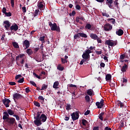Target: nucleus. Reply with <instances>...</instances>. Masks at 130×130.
<instances>
[{"label": "nucleus", "mask_w": 130, "mask_h": 130, "mask_svg": "<svg viewBox=\"0 0 130 130\" xmlns=\"http://www.w3.org/2000/svg\"><path fill=\"white\" fill-rule=\"evenodd\" d=\"M126 68H127V65L126 64H125L124 66H123L121 69V72L124 73V72H125V70H126Z\"/></svg>", "instance_id": "obj_30"}, {"label": "nucleus", "mask_w": 130, "mask_h": 130, "mask_svg": "<svg viewBox=\"0 0 130 130\" xmlns=\"http://www.w3.org/2000/svg\"><path fill=\"white\" fill-rule=\"evenodd\" d=\"M39 13V10L37 9L35 10V14H34V17H37L38 13Z\"/></svg>", "instance_id": "obj_33"}, {"label": "nucleus", "mask_w": 130, "mask_h": 130, "mask_svg": "<svg viewBox=\"0 0 130 130\" xmlns=\"http://www.w3.org/2000/svg\"><path fill=\"white\" fill-rule=\"evenodd\" d=\"M80 37H82L81 32L78 33L77 34L74 35V39H76V40H77L78 39H79V38H80Z\"/></svg>", "instance_id": "obj_18"}, {"label": "nucleus", "mask_w": 130, "mask_h": 130, "mask_svg": "<svg viewBox=\"0 0 130 130\" xmlns=\"http://www.w3.org/2000/svg\"><path fill=\"white\" fill-rule=\"evenodd\" d=\"M34 104L35 106H37V107H40V103H39V102L35 101L34 102Z\"/></svg>", "instance_id": "obj_35"}, {"label": "nucleus", "mask_w": 130, "mask_h": 130, "mask_svg": "<svg viewBox=\"0 0 130 130\" xmlns=\"http://www.w3.org/2000/svg\"><path fill=\"white\" fill-rule=\"evenodd\" d=\"M103 115H104V113H101L99 115V118L101 119V120L103 121Z\"/></svg>", "instance_id": "obj_34"}, {"label": "nucleus", "mask_w": 130, "mask_h": 130, "mask_svg": "<svg viewBox=\"0 0 130 130\" xmlns=\"http://www.w3.org/2000/svg\"><path fill=\"white\" fill-rule=\"evenodd\" d=\"M48 24L52 31H56L57 32H60V29L59 28V26H57V24H56V23H54L52 24V22H51V21H49L48 22Z\"/></svg>", "instance_id": "obj_1"}, {"label": "nucleus", "mask_w": 130, "mask_h": 130, "mask_svg": "<svg viewBox=\"0 0 130 130\" xmlns=\"http://www.w3.org/2000/svg\"><path fill=\"white\" fill-rule=\"evenodd\" d=\"M95 53H96L98 55L102 54V50H101L100 51H95Z\"/></svg>", "instance_id": "obj_41"}, {"label": "nucleus", "mask_w": 130, "mask_h": 130, "mask_svg": "<svg viewBox=\"0 0 130 130\" xmlns=\"http://www.w3.org/2000/svg\"><path fill=\"white\" fill-rule=\"evenodd\" d=\"M17 82L20 83H24V77H23L22 78H21L19 80L17 81Z\"/></svg>", "instance_id": "obj_50"}, {"label": "nucleus", "mask_w": 130, "mask_h": 130, "mask_svg": "<svg viewBox=\"0 0 130 130\" xmlns=\"http://www.w3.org/2000/svg\"><path fill=\"white\" fill-rule=\"evenodd\" d=\"M38 99L39 100H41L42 101H43V102H44V100L45 99L44 98H43V96H39V97H38Z\"/></svg>", "instance_id": "obj_47"}, {"label": "nucleus", "mask_w": 130, "mask_h": 130, "mask_svg": "<svg viewBox=\"0 0 130 130\" xmlns=\"http://www.w3.org/2000/svg\"><path fill=\"white\" fill-rule=\"evenodd\" d=\"M116 34H117V35H118V36H121L123 35V30L121 29H119L116 31Z\"/></svg>", "instance_id": "obj_17"}, {"label": "nucleus", "mask_w": 130, "mask_h": 130, "mask_svg": "<svg viewBox=\"0 0 130 130\" xmlns=\"http://www.w3.org/2000/svg\"><path fill=\"white\" fill-rule=\"evenodd\" d=\"M18 56H19L20 58H22L23 56H25V55L24 54H20Z\"/></svg>", "instance_id": "obj_64"}, {"label": "nucleus", "mask_w": 130, "mask_h": 130, "mask_svg": "<svg viewBox=\"0 0 130 130\" xmlns=\"http://www.w3.org/2000/svg\"><path fill=\"white\" fill-rule=\"evenodd\" d=\"M5 15L6 16V17H12V13L11 12H6Z\"/></svg>", "instance_id": "obj_38"}, {"label": "nucleus", "mask_w": 130, "mask_h": 130, "mask_svg": "<svg viewBox=\"0 0 130 130\" xmlns=\"http://www.w3.org/2000/svg\"><path fill=\"white\" fill-rule=\"evenodd\" d=\"M117 104L118 105V106H120L121 108H125V113L124 114H122L123 115H124L125 116H127L128 114L127 112V109H126V106H124V104L123 103H122L120 102V101H118L117 102Z\"/></svg>", "instance_id": "obj_2"}, {"label": "nucleus", "mask_w": 130, "mask_h": 130, "mask_svg": "<svg viewBox=\"0 0 130 130\" xmlns=\"http://www.w3.org/2000/svg\"><path fill=\"white\" fill-rule=\"evenodd\" d=\"M82 37H84V38H87L88 36L85 34L82 33Z\"/></svg>", "instance_id": "obj_59"}, {"label": "nucleus", "mask_w": 130, "mask_h": 130, "mask_svg": "<svg viewBox=\"0 0 130 130\" xmlns=\"http://www.w3.org/2000/svg\"><path fill=\"white\" fill-rule=\"evenodd\" d=\"M47 119V116L44 114H42L41 115V116L40 117V120L41 122L40 123H37V126H39L40 125H41L42 124V122H45Z\"/></svg>", "instance_id": "obj_3"}, {"label": "nucleus", "mask_w": 130, "mask_h": 130, "mask_svg": "<svg viewBox=\"0 0 130 130\" xmlns=\"http://www.w3.org/2000/svg\"><path fill=\"white\" fill-rule=\"evenodd\" d=\"M9 84L11 86H15V85H16V82H9Z\"/></svg>", "instance_id": "obj_51"}, {"label": "nucleus", "mask_w": 130, "mask_h": 130, "mask_svg": "<svg viewBox=\"0 0 130 130\" xmlns=\"http://www.w3.org/2000/svg\"><path fill=\"white\" fill-rule=\"evenodd\" d=\"M2 102L6 107H10V103H11V100L5 98L2 100Z\"/></svg>", "instance_id": "obj_9"}, {"label": "nucleus", "mask_w": 130, "mask_h": 130, "mask_svg": "<svg viewBox=\"0 0 130 130\" xmlns=\"http://www.w3.org/2000/svg\"><path fill=\"white\" fill-rule=\"evenodd\" d=\"M102 15L104 17H106L107 18H109V15L107 14L106 12H103Z\"/></svg>", "instance_id": "obj_40"}, {"label": "nucleus", "mask_w": 130, "mask_h": 130, "mask_svg": "<svg viewBox=\"0 0 130 130\" xmlns=\"http://www.w3.org/2000/svg\"><path fill=\"white\" fill-rule=\"evenodd\" d=\"M30 84L32 85V86H34V87H37V85H36V83H35L34 81H30Z\"/></svg>", "instance_id": "obj_49"}, {"label": "nucleus", "mask_w": 130, "mask_h": 130, "mask_svg": "<svg viewBox=\"0 0 130 130\" xmlns=\"http://www.w3.org/2000/svg\"><path fill=\"white\" fill-rule=\"evenodd\" d=\"M19 78H22V75H17L15 76V80H18Z\"/></svg>", "instance_id": "obj_55"}, {"label": "nucleus", "mask_w": 130, "mask_h": 130, "mask_svg": "<svg viewBox=\"0 0 130 130\" xmlns=\"http://www.w3.org/2000/svg\"><path fill=\"white\" fill-rule=\"evenodd\" d=\"M48 87V85L46 84H43L42 86V88L41 89V91H43V90H46Z\"/></svg>", "instance_id": "obj_29"}, {"label": "nucleus", "mask_w": 130, "mask_h": 130, "mask_svg": "<svg viewBox=\"0 0 130 130\" xmlns=\"http://www.w3.org/2000/svg\"><path fill=\"white\" fill-rule=\"evenodd\" d=\"M42 112H38L37 113V116L34 117V119H36L34 121L35 124L37 125V123H40L41 121H40V113H42Z\"/></svg>", "instance_id": "obj_5"}, {"label": "nucleus", "mask_w": 130, "mask_h": 130, "mask_svg": "<svg viewBox=\"0 0 130 130\" xmlns=\"http://www.w3.org/2000/svg\"><path fill=\"white\" fill-rule=\"evenodd\" d=\"M61 61L62 62V63L64 64V63H67V62H68V60H66L64 58H61Z\"/></svg>", "instance_id": "obj_36"}, {"label": "nucleus", "mask_w": 130, "mask_h": 130, "mask_svg": "<svg viewBox=\"0 0 130 130\" xmlns=\"http://www.w3.org/2000/svg\"><path fill=\"white\" fill-rule=\"evenodd\" d=\"M3 114H6V116L7 117V120L10 119V115H9V113H8L7 112H4L3 113Z\"/></svg>", "instance_id": "obj_39"}, {"label": "nucleus", "mask_w": 130, "mask_h": 130, "mask_svg": "<svg viewBox=\"0 0 130 130\" xmlns=\"http://www.w3.org/2000/svg\"><path fill=\"white\" fill-rule=\"evenodd\" d=\"M90 37L92 38V39H93V40H96L97 38H98V36H97L96 34H91Z\"/></svg>", "instance_id": "obj_22"}, {"label": "nucleus", "mask_w": 130, "mask_h": 130, "mask_svg": "<svg viewBox=\"0 0 130 130\" xmlns=\"http://www.w3.org/2000/svg\"><path fill=\"white\" fill-rule=\"evenodd\" d=\"M11 25L12 23L9 20H5L3 22V26L7 31H10V28H11Z\"/></svg>", "instance_id": "obj_4"}, {"label": "nucleus", "mask_w": 130, "mask_h": 130, "mask_svg": "<svg viewBox=\"0 0 130 130\" xmlns=\"http://www.w3.org/2000/svg\"><path fill=\"white\" fill-rule=\"evenodd\" d=\"M19 29V26H18V24H16V23H14L12 25H11L10 27V30L11 31V32H13V31H14V32H16L18 31V29Z\"/></svg>", "instance_id": "obj_8"}, {"label": "nucleus", "mask_w": 130, "mask_h": 130, "mask_svg": "<svg viewBox=\"0 0 130 130\" xmlns=\"http://www.w3.org/2000/svg\"><path fill=\"white\" fill-rule=\"evenodd\" d=\"M59 85V82H58V81H56L54 83V84L53 85V88H54V89H57V88H58Z\"/></svg>", "instance_id": "obj_23"}, {"label": "nucleus", "mask_w": 130, "mask_h": 130, "mask_svg": "<svg viewBox=\"0 0 130 130\" xmlns=\"http://www.w3.org/2000/svg\"><path fill=\"white\" fill-rule=\"evenodd\" d=\"M26 53H27L29 56L32 55V54H33V51H32V49H27L26 50Z\"/></svg>", "instance_id": "obj_21"}, {"label": "nucleus", "mask_w": 130, "mask_h": 130, "mask_svg": "<svg viewBox=\"0 0 130 130\" xmlns=\"http://www.w3.org/2000/svg\"><path fill=\"white\" fill-rule=\"evenodd\" d=\"M13 116L14 117H15L16 120H20V117H19V116H18V115H13Z\"/></svg>", "instance_id": "obj_46"}, {"label": "nucleus", "mask_w": 130, "mask_h": 130, "mask_svg": "<svg viewBox=\"0 0 130 130\" xmlns=\"http://www.w3.org/2000/svg\"><path fill=\"white\" fill-rule=\"evenodd\" d=\"M7 113H8L9 115H14V114H15L13 111L11 109H8L7 110Z\"/></svg>", "instance_id": "obj_27"}, {"label": "nucleus", "mask_w": 130, "mask_h": 130, "mask_svg": "<svg viewBox=\"0 0 130 130\" xmlns=\"http://www.w3.org/2000/svg\"><path fill=\"white\" fill-rule=\"evenodd\" d=\"M70 119V115L69 116H66L65 117V119L64 120H66V121H68V120H69Z\"/></svg>", "instance_id": "obj_58"}, {"label": "nucleus", "mask_w": 130, "mask_h": 130, "mask_svg": "<svg viewBox=\"0 0 130 130\" xmlns=\"http://www.w3.org/2000/svg\"><path fill=\"white\" fill-rule=\"evenodd\" d=\"M40 48L38 47L35 48L34 49L35 53H36L39 50Z\"/></svg>", "instance_id": "obj_61"}, {"label": "nucleus", "mask_w": 130, "mask_h": 130, "mask_svg": "<svg viewBox=\"0 0 130 130\" xmlns=\"http://www.w3.org/2000/svg\"><path fill=\"white\" fill-rule=\"evenodd\" d=\"M23 45L25 47V49L29 48L30 46V42L28 40H25L23 42Z\"/></svg>", "instance_id": "obj_15"}, {"label": "nucleus", "mask_w": 130, "mask_h": 130, "mask_svg": "<svg viewBox=\"0 0 130 130\" xmlns=\"http://www.w3.org/2000/svg\"><path fill=\"white\" fill-rule=\"evenodd\" d=\"M85 99L86 102H88V103L90 102V96H89V95H86L85 96Z\"/></svg>", "instance_id": "obj_37"}, {"label": "nucleus", "mask_w": 130, "mask_h": 130, "mask_svg": "<svg viewBox=\"0 0 130 130\" xmlns=\"http://www.w3.org/2000/svg\"><path fill=\"white\" fill-rule=\"evenodd\" d=\"M88 124V121L86 119H82V124L84 126H86Z\"/></svg>", "instance_id": "obj_26"}, {"label": "nucleus", "mask_w": 130, "mask_h": 130, "mask_svg": "<svg viewBox=\"0 0 130 130\" xmlns=\"http://www.w3.org/2000/svg\"><path fill=\"white\" fill-rule=\"evenodd\" d=\"M105 44L109 45V46H114V43L112 42L111 40L106 41Z\"/></svg>", "instance_id": "obj_16"}, {"label": "nucleus", "mask_w": 130, "mask_h": 130, "mask_svg": "<svg viewBox=\"0 0 130 130\" xmlns=\"http://www.w3.org/2000/svg\"><path fill=\"white\" fill-rule=\"evenodd\" d=\"M31 91L30 90V88L29 87H26L25 88V92L26 93H29V92H30Z\"/></svg>", "instance_id": "obj_53"}, {"label": "nucleus", "mask_w": 130, "mask_h": 130, "mask_svg": "<svg viewBox=\"0 0 130 130\" xmlns=\"http://www.w3.org/2000/svg\"><path fill=\"white\" fill-rule=\"evenodd\" d=\"M2 13L3 14H5L7 13V9L5 7H4L2 9Z\"/></svg>", "instance_id": "obj_52"}, {"label": "nucleus", "mask_w": 130, "mask_h": 130, "mask_svg": "<svg viewBox=\"0 0 130 130\" xmlns=\"http://www.w3.org/2000/svg\"><path fill=\"white\" fill-rule=\"evenodd\" d=\"M45 7V3H44V1L40 2L38 4V9L40 10H44V8Z\"/></svg>", "instance_id": "obj_10"}, {"label": "nucleus", "mask_w": 130, "mask_h": 130, "mask_svg": "<svg viewBox=\"0 0 130 130\" xmlns=\"http://www.w3.org/2000/svg\"><path fill=\"white\" fill-rule=\"evenodd\" d=\"M113 3V1H109V2L107 3V5H108L109 8L110 9H112L113 8V5H112V3Z\"/></svg>", "instance_id": "obj_24"}, {"label": "nucleus", "mask_w": 130, "mask_h": 130, "mask_svg": "<svg viewBox=\"0 0 130 130\" xmlns=\"http://www.w3.org/2000/svg\"><path fill=\"white\" fill-rule=\"evenodd\" d=\"M76 9L77 10H81V6H80L79 5H77L76 6Z\"/></svg>", "instance_id": "obj_60"}, {"label": "nucleus", "mask_w": 130, "mask_h": 130, "mask_svg": "<svg viewBox=\"0 0 130 130\" xmlns=\"http://www.w3.org/2000/svg\"><path fill=\"white\" fill-rule=\"evenodd\" d=\"M10 1H11V4L12 8H14V7H15L14 0H10Z\"/></svg>", "instance_id": "obj_42"}, {"label": "nucleus", "mask_w": 130, "mask_h": 130, "mask_svg": "<svg viewBox=\"0 0 130 130\" xmlns=\"http://www.w3.org/2000/svg\"><path fill=\"white\" fill-rule=\"evenodd\" d=\"M12 45H13L14 48H19V44L17 42H13Z\"/></svg>", "instance_id": "obj_25"}, {"label": "nucleus", "mask_w": 130, "mask_h": 130, "mask_svg": "<svg viewBox=\"0 0 130 130\" xmlns=\"http://www.w3.org/2000/svg\"><path fill=\"white\" fill-rule=\"evenodd\" d=\"M91 27L92 26L89 23L86 24V25H85V29H87V30H90Z\"/></svg>", "instance_id": "obj_31"}, {"label": "nucleus", "mask_w": 130, "mask_h": 130, "mask_svg": "<svg viewBox=\"0 0 130 130\" xmlns=\"http://www.w3.org/2000/svg\"><path fill=\"white\" fill-rule=\"evenodd\" d=\"M23 13H26V8L23 7L22 8Z\"/></svg>", "instance_id": "obj_63"}, {"label": "nucleus", "mask_w": 130, "mask_h": 130, "mask_svg": "<svg viewBox=\"0 0 130 130\" xmlns=\"http://www.w3.org/2000/svg\"><path fill=\"white\" fill-rule=\"evenodd\" d=\"M45 39V36L41 37L40 38V41H44Z\"/></svg>", "instance_id": "obj_54"}, {"label": "nucleus", "mask_w": 130, "mask_h": 130, "mask_svg": "<svg viewBox=\"0 0 130 130\" xmlns=\"http://www.w3.org/2000/svg\"><path fill=\"white\" fill-rule=\"evenodd\" d=\"M69 87H70V88H77V85L74 84H70L69 85Z\"/></svg>", "instance_id": "obj_56"}, {"label": "nucleus", "mask_w": 130, "mask_h": 130, "mask_svg": "<svg viewBox=\"0 0 130 130\" xmlns=\"http://www.w3.org/2000/svg\"><path fill=\"white\" fill-rule=\"evenodd\" d=\"M33 75L36 77V78H37V79H41V77L40 76H38V75L36 74L35 72L33 73Z\"/></svg>", "instance_id": "obj_44"}, {"label": "nucleus", "mask_w": 130, "mask_h": 130, "mask_svg": "<svg viewBox=\"0 0 130 130\" xmlns=\"http://www.w3.org/2000/svg\"><path fill=\"white\" fill-rule=\"evenodd\" d=\"M71 116H72V120H73V121H75V120L79 119V116H80V115H79V113L76 112L72 113L71 114Z\"/></svg>", "instance_id": "obj_7"}, {"label": "nucleus", "mask_w": 130, "mask_h": 130, "mask_svg": "<svg viewBox=\"0 0 130 130\" xmlns=\"http://www.w3.org/2000/svg\"><path fill=\"white\" fill-rule=\"evenodd\" d=\"M112 29V25L111 24L107 23L104 26V30L105 31H110Z\"/></svg>", "instance_id": "obj_12"}, {"label": "nucleus", "mask_w": 130, "mask_h": 130, "mask_svg": "<svg viewBox=\"0 0 130 130\" xmlns=\"http://www.w3.org/2000/svg\"><path fill=\"white\" fill-rule=\"evenodd\" d=\"M3 119H4V120H6V121H7L8 117H7V115L4 114Z\"/></svg>", "instance_id": "obj_48"}, {"label": "nucleus", "mask_w": 130, "mask_h": 130, "mask_svg": "<svg viewBox=\"0 0 130 130\" xmlns=\"http://www.w3.org/2000/svg\"><path fill=\"white\" fill-rule=\"evenodd\" d=\"M87 93L88 95H89V96H92L94 95V91L91 89H88L87 91Z\"/></svg>", "instance_id": "obj_19"}, {"label": "nucleus", "mask_w": 130, "mask_h": 130, "mask_svg": "<svg viewBox=\"0 0 130 130\" xmlns=\"http://www.w3.org/2000/svg\"><path fill=\"white\" fill-rule=\"evenodd\" d=\"M7 121L8 123H10V124H14V123L17 124V122H16V119H15V118H10Z\"/></svg>", "instance_id": "obj_14"}, {"label": "nucleus", "mask_w": 130, "mask_h": 130, "mask_svg": "<svg viewBox=\"0 0 130 130\" xmlns=\"http://www.w3.org/2000/svg\"><path fill=\"white\" fill-rule=\"evenodd\" d=\"M67 110H71V104H68L66 107Z\"/></svg>", "instance_id": "obj_43"}, {"label": "nucleus", "mask_w": 130, "mask_h": 130, "mask_svg": "<svg viewBox=\"0 0 130 130\" xmlns=\"http://www.w3.org/2000/svg\"><path fill=\"white\" fill-rule=\"evenodd\" d=\"M104 101L103 100V99H102L100 101V102H97L95 104V105L96 106H98V108L99 109H101L102 108V107H103L104 105Z\"/></svg>", "instance_id": "obj_11"}, {"label": "nucleus", "mask_w": 130, "mask_h": 130, "mask_svg": "<svg viewBox=\"0 0 130 130\" xmlns=\"http://www.w3.org/2000/svg\"><path fill=\"white\" fill-rule=\"evenodd\" d=\"M111 80V75L108 74L106 76V81H110Z\"/></svg>", "instance_id": "obj_28"}, {"label": "nucleus", "mask_w": 130, "mask_h": 130, "mask_svg": "<svg viewBox=\"0 0 130 130\" xmlns=\"http://www.w3.org/2000/svg\"><path fill=\"white\" fill-rule=\"evenodd\" d=\"M57 70H58V71H63V70H64V68L63 67H61L60 65H58L57 67Z\"/></svg>", "instance_id": "obj_32"}, {"label": "nucleus", "mask_w": 130, "mask_h": 130, "mask_svg": "<svg viewBox=\"0 0 130 130\" xmlns=\"http://www.w3.org/2000/svg\"><path fill=\"white\" fill-rule=\"evenodd\" d=\"M100 66L101 68H104L105 67V63H104V62H101Z\"/></svg>", "instance_id": "obj_62"}, {"label": "nucleus", "mask_w": 130, "mask_h": 130, "mask_svg": "<svg viewBox=\"0 0 130 130\" xmlns=\"http://www.w3.org/2000/svg\"><path fill=\"white\" fill-rule=\"evenodd\" d=\"M76 21L77 23H79V24H82V16H77L76 18Z\"/></svg>", "instance_id": "obj_20"}, {"label": "nucleus", "mask_w": 130, "mask_h": 130, "mask_svg": "<svg viewBox=\"0 0 130 130\" xmlns=\"http://www.w3.org/2000/svg\"><path fill=\"white\" fill-rule=\"evenodd\" d=\"M92 52L90 50H87L85 51L84 53H83L82 55V57L84 58V59H85V60H87L90 58V53Z\"/></svg>", "instance_id": "obj_6"}, {"label": "nucleus", "mask_w": 130, "mask_h": 130, "mask_svg": "<svg viewBox=\"0 0 130 130\" xmlns=\"http://www.w3.org/2000/svg\"><path fill=\"white\" fill-rule=\"evenodd\" d=\"M96 40H97L98 43H102V40H101V39H100V38H99V37H98Z\"/></svg>", "instance_id": "obj_45"}, {"label": "nucleus", "mask_w": 130, "mask_h": 130, "mask_svg": "<svg viewBox=\"0 0 130 130\" xmlns=\"http://www.w3.org/2000/svg\"><path fill=\"white\" fill-rule=\"evenodd\" d=\"M13 97L14 100H16V99H21L23 98V95H21L20 93H15L14 94H13Z\"/></svg>", "instance_id": "obj_13"}, {"label": "nucleus", "mask_w": 130, "mask_h": 130, "mask_svg": "<svg viewBox=\"0 0 130 130\" xmlns=\"http://www.w3.org/2000/svg\"><path fill=\"white\" fill-rule=\"evenodd\" d=\"M90 114V110H87L84 113V115H89Z\"/></svg>", "instance_id": "obj_57"}]
</instances>
